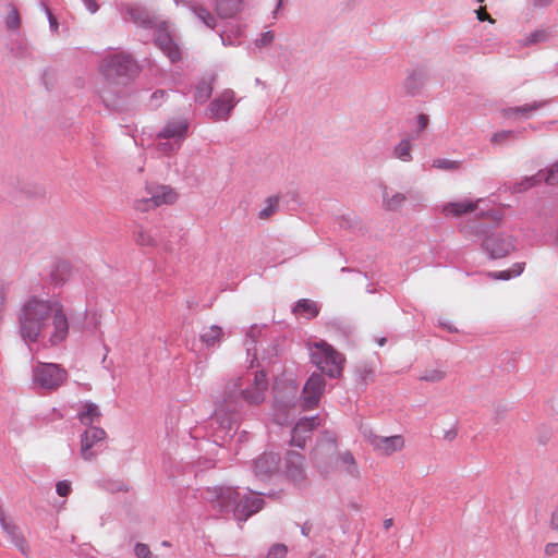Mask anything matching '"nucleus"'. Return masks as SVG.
<instances>
[{"instance_id": "f257e3e1", "label": "nucleus", "mask_w": 558, "mask_h": 558, "mask_svg": "<svg viewBox=\"0 0 558 558\" xmlns=\"http://www.w3.org/2000/svg\"><path fill=\"white\" fill-rule=\"evenodd\" d=\"M16 317L19 333L26 344L47 340L50 345H57L69 335V320L58 300L29 296L21 305Z\"/></svg>"}, {"instance_id": "f03ea898", "label": "nucleus", "mask_w": 558, "mask_h": 558, "mask_svg": "<svg viewBox=\"0 0 558 558\" xmlns=\"http://www.w3.org/2000/svg\"><path fill=\"white\" fill-rule=\"evenodd\" d=\"M241 377L230 379L226 383L223 390L216 398V410L211 416V424H218L222 430H231L235 422V415L242 408L243 402L251 405H258L265 400V392L268 389V379L264 371H256L250 387L241 389Z\"/></svg>"}, {"instance_id": "7ed1b4c3", "label": "nucleus", "mask_w": 558, "mask_h": 558, "mask_svg": "<svg viewBox=\"0 0 558 558\" xmlns=\"http://www.w3.org/2000/svg\"><path fill=\"white\" fill-rule=\"evenodd\" d=\"M204 499L220 514L232 513L234 520L245 522L265 506L262 494L252 489L240 492L238 487L216 486L204 492Z\"/></svg>"}, {"instance_id": "20e7f679", "label": "nucleus", "mask_w": 558, "mask_h": 558, "mask_svg": "<svg viewBox=\"0 0 558 558\" xmlns=\"http://www.w3.org/2000/svg\"><path fill=\"white\" fill-rule=\"evenodd\" d=\"M100 72L108 83L126 85L138 76L141 66L132 54L118 52L104 58Z\"/></svg>"}, {"instance_id": "39448f33", "label": "nucleus", "mask_w": 558, "mask_h": 558, "mask_svg": "<svg viewBox=\"0 0 558 558\" xmlns=\"http://www.w3.org/2000/svg\"><path fill=\"white\" fill-rule=\"evenodd\" d=\"M311 362L316 365L320 374L330 378H339L343 371L345 357L326 341L315 342L311 350Z\"/></svg>"}, {"instance_id": "423d86ee", "label": "nucleus", "mask_w": 558, "mask_h": 558, "mask_svg": "<svg viewBox=\"0 0 558 558\" xmlns=\"http://www.w3.org/2000/svg\"><path fill=\"white\" fill-rule=\"evenodd\" d=\"M338 453L337 435L326 430L318 438L315 448L311 452V459L322 472H328V468Z\"/></svg>"}, {"instance_id": "0eeeda50", "label": "nucleus", "mask_w": 558, "mask_h": 558, "mask_svg": "<svg viewBox=\"0 0 558 558\" xmlns=\"http://www.w3.org/2000/svg\"><path fill=\"white\" fill-rule=\"evenodd\" d=\"M66 371L58 364L41 363L35 368L33 380L44 389L56 390L66 380Z\"/></svg>"}, {"instance_id": "6e6552de", "label": "nucleus", "mask_w": 558, "mask_h": 558, "mask_svg": "<svg viewBox=\"0 0 558 558\" xmlns=\"http://www.w3.org/2000/svg\"><path fill=\"white\" fill-rule=\"evenodd\" d=\"M177 199L175 192L167 185H157L147 189V195L134 202V208L145 213L156 207L173 204Z\"/></svg>"}, {"instance_id": "1a4fd4ad", "label": "nucleus", "mask_w": 558, "mask_h": 558, "mask_svg": "<svg viewBox=\"0 0 558 558\" xmlns=\"http://www.w3.org/2000/svg\"><path fill=\"white\" fill-rule=\"evenodd\" d=\"M361 433L364 439L380 454L390 456L393 452L402 450L404 447V439L401 435L389 437L378 436L372 428L366 426L361 427Z\"/></svg>"}, {"instance_id": "9d476101", "label": "nucleus", "mask_w": 558, "mask_h": 558, "mask_svg": "<svg viewBox=\"0 0 558 558\" xmlns=\"http://www.w3.org/2000/svg\"><path fill=\"white\" fill-rule=\"evenodd\" d=\"M483 248L493 259L506 257L515 250V239L505 233H492L482 242Z\"/></svg>"}, {"instance_id": "9b49d317", "label": "nucleus", "mask_w": 558, "mask_h": 558, "mask_svg": "<svg viewBox=\"0 0 558 558\" xmlns=\"http://www.w3.org/2000/svg\"><path fill=\"white\" fill-rule=\"evenodd\" d=\"M325 387L326 381L324 376L320 373L314 372L303 387L301 405L306 410L316 408L325 391Z\"/></svg>"}, {"instance_id": "f8f14e48", "label": "nucleus", "mask_w": 558, "mask_h": 558, "mask_svg": "<svg viewBox=\"0 0 558 558\" xmlns=\"http://www.w3.org/2000/svg\"><path fill=\"white\" fill-rule=\"evenodd\" d=\"M284 473L295 486L305 487L307 484L305 457L294 450L287 451Z\"/></svg>"}, {"instance_id": "ddd939ff", "label": "nucleus", "mask_w": 558, "mask_h": 558, "mask_svg": "<svg viewBox=\"0 0 558 558\" xmlns=\"http://www.w3.org/2000/svg\"><path fill=\"white\" fill-rule=\"evenodd\" d=\"M235 105L234 92L227 88L210 102L207 109V116L214 121H226L229 119Z\"/></svg>"}, {"instance_id": "4468645a", "label": "nucleus", "mask_w": 558, "mask_h": 558, "mask_svg": "<svg viewBox=\"0 0 558 558\" xmlns=\"http://www.w3.org/2000/svg\"><path fill=\"white\" fill-rule=\"evenodd\" d=\"M319 425L320 418L317 415L300 418L295 426L291 429L290 445L304 449L307 439H311L312 430Z\"/></svg>"}, {"instance_id": "2eb2a0df", "label": "nucleus", "mask_w": 558, "mask_h": 558, "mask_svg": "<svg viewBox=\"0 0 558 558\" xmlns=\"http://www.w3.org/2000/svg\"><path fill=\"white\" fill-rule=\"evenodd\" d=\"M155 43L170 59L171 62H177L181 59V51L179 46L173 41L171 34L167 28L166 22L155 26Z\"/></svg>"}, {"instance_id": "dca6fc26", "label": "nucleus", "mask_w": 558, "mask_h": 558, "mask_svg": "<svg viewBox=\"0 0 558 558\" xmlns=\"http://www.w3.org/2000/svg\"><path fill=\"white\" fill-rule=\"evenodd\" d=\"M281 458L275 452H264L253 462V471L260 480L270 478L279 472Z\"/></svg>"}, {"instance_id": "f3484780", "label": "nucleus", "mask_w": 558, "mask_h": 558, "mask_svg": "<svg viewBox=\"0 0 558 558\" xmlns=\"http://www.w3.org/2000/svg\"><path fill=\"white\" fill-rule=\"evenodd\" d=\"M542 181H545L549 185L558 184V162L551 166L546 173L541 170L536 174L526 177L515 183L513 191L517 193L524 192Z\"/></svg>"}, {"instance_id": "a211bd4d", "label": "nucleus", "mask_w": 558, "mask_h": 558, "mask_svg": "<svg viewBox=\"0 0 558 558\" xmlns=\"http://www.w3.org/2000/svg\"><path fill=\"white\" fill-rule=\"evenodd\" d=\"M105 429L97 426H88V428L81 436V456L86 461L95 459L96 453L92 448L99 441L106 438Z\"/></svg>"}, {"instance_id": "6ab92c4d", "label": "nucleus", "mask_w": 558, "mask_h": 558, "mask_svg": "<svg viewBox=\"0 0 558 558\" xmlns=\"http://www.w3.org/2000/svg\"><path fill=\"white\" fill-rule=\"evenodd\" d=\"M217 74L209 73L204 75L195 86L194 100L197 104H205L211 96Z\"/></svg>"}, {"instance_id": "aec40b11", "label": "nucleus", "mask_w": 558, "mask_h": 558, "mask_svg": "<svg viewBox=\"0 0 558 558\" xmlns=\"http://www.w3.org/2000/svg\"><path fill=\"white\" fill-rule=\"evenodd\" d=\"M383 190V207L387 211H397L403 207L404 203L411 197V192L400 193L396 192L390 194L386 185L381 186Z\"/></svg>"}, {"instance_id": "412c9836", "label": "nucleus", "mask_w": 558, "mask_h": 558, "mask_svg": "<svg viewBox=\"0 0 558 558\" xmlns=\"http://www.w3.org/2000/svg\"><path fill=\"white\" fill-rule=\"evenodd\" d=\"M189 123L185 120L170 121L158 133V138L183 140L187 133Z\"/></svg>"}, {"instance_id": "4be33fe9", "label": "nucleus", "mask_w": 558, "mask_h": 558, "mask_svg": "<svg viewBox=\"0 0 558 558\" xmlns=\"http://www.w3.org/2000/svg\"><path fill=\"white\" fill-rule=\"evenodd\" d=\"M426 81V74L423 71H413L404 82L403 88L408 96L414 97L420 94Z\"/></svg>"}, {"instance_id": "5701e85b", "label": "nucleus", "mask_w": 558, "mask_h": 558, "mask_svg": "<svg viewBox=\"0 0 558 558\" xmlns=\"http://www.w3.org/2000/svg\"><path fill=\"white\" fill-rule=\"evenodd\" d=\"M243 1L244 0H216V13L221 19H231L242 10Z\"/></svg>"}, {"instance_id": "b1692460", "label": "nucleus", "mask_w": 558, "mask_h": 558, "mask_svg": "<svg viewBox=\"0 0 558 558\" xmlns=\"http://www.w3.org/2000/svg\"><path fill=\"white\" fill-rule=\"evenodd\" d=\"M128 15L135 24L142 27L153 28L157 25L156 19L144 8L130 7L128 9Z\"/></svg>"}, {"instance_id": "393cba45", "label": "nucleus", "mask_w": 558, "mask_h": 558, "mask_svg": "<svg viewBox=\"0 0 558 558\" xmlns=\"http://www.w3.org/2000/svg\"><path fill=\"white\" fill-rule=\"evenodd\" d=\"M547 104H549V100H541V101H533L532 104H526L523 106L518 107H509L504 109V116L507 118L514 117L517 114L524 116L525 118H529L532 116L533 112L537 111L538 109H542Z\"/></svg>"}, {"instance_id": "a878e982", "label": "nucleus", "mask_w": 558, "mask_h": 558, "mask_svg": "<svg viewBox=\"0 0 558 558\" xmlns=\"http://www.w3.org/2000/svg\"><path fill=\"white\" fill-rule=\"evenodd\" d=\"M476 203L470 201L449 203L444 207L446 216L460 217L463 214L472 213L476 209Z\"/></svg>"}, {"instance_id": "bb28decb", "label": "nucleus", "mask_w": 558, "mask_h": 558, "mask_svg": "<svg viewBox=\"0 0 558 558\" xmlns=\"http://www.w3.org/2000/svg\"><path fill=\"white\" fill-rule=\"evenodd\" d=\"M83 408L84 410L77 416L82 424L92 426L93 422L99 421L101 417V412L96 403L86 401Z\"/></svg>"}, {"instance_id": "cd10ccee", "label": "nucleus", "mask_w": 558, "mask_h": 558, "mask_svg": "<svg viewBox=\"0 0 558 558\" xmlns=\"http://www.w3.org/2000/svg\"><path fill=\"white\" fill-rule=\"evenodd\" d=\"M293 313L296 315H303L306 318H315L319 314V307L316 302L308 299L299 300L294 307Z\"/></svg>"}, {"instance_id": "c85d7f7f", "label": "nucleus", "mask_w": 558, "mask_h": 558, "mask_svg": "<svg viewBox=\"0 0 558 558\" xmlns=\"http://www.w3.org/2000/svg\"><path fill=\"white\" fill-rule=\"evenodd\" d=\"M374 371L368 365H360L354 371L355 388L365 390L367 385L373 381Z\"/></svg>"}, {"instance_id": "c756f323", "label": "nucleus", "mask_w": 558, "mask_h": 558, "mask_svg": "<svg viewBox=\"0 0 558 558\" xmlns=\"http://www.w3.org/2000/svg\"><path fill=\"white\" fill-rule=\"evenodd\" d=\"M133 241L136 245L140 246H149L155 247L157 246L158 242L148 231H146L143 226H135L133 232H132Z\"/></svg>"}, {"instance_id": "7c9ffc66", "label": "nucleus", "mask_w": 558, "mask_h": 558, "mask_svg": "<svg viewBox=\"0 0 558 558\" xmlns=\"http://www.w3.org/2000/svg\"><path fill=\"white\" fill-rule=\"evenodd\" d=\"M392 156L403 162L412 161V143L410 140H401L392 149Z\"/></svg>"}, {"instance_id": "2f4dec72", "label": "nucleus", "mask_w": 558, "mask_h": 558, "mask_svg": "<svg viewBox=\"0 0 558 558\" xmlns=\"http://www.w3.org/2000/svg\"><path fill=\"white\" fill-rule=\"evenodd\" d=\"M222 336V328L218 325H213L201 335V341L207 347H216L220 343Z\"/></svg>"}, {"instance_id": "473e14b6", "label": "nucleus", "mask_w": 558, "mask_h": 558, "mask_svg": "<svg viewBox=\"0 0 558 558\" xmlns=\"http://www.w3.org/2000/svg\"><path fill=\"white\" fill-rule=\"evenodd\" d=\"M191 11L208 28L214 29L216 27L217 20L215 17V15L205 7L199 5V4H193V5H191Z\"/></svg>"}, {"instance_id": "72a5a7b5", "label": "nucleus", "mask_w": 558, "mask_h": 558, "mask_svg": "<svg viewBox=\"0 0 558 558\" xmlns=\"http://www.w3.org/2000/svg\"><path fill=\"white\" fill-rule=\"evenodd\" d=\"M280 196L272 195L266 198L265 207L258 213V218L262 220L270 219L275 214L279 211Z\"/></svg>"}, {"instance_id": "f704fd0d", "label": "nucleus", "mask_w": 558, "mask_h": 558, "mask_svg": "<svg viewBox=\"0 0 558 558\" xmlns=\"http://www.w3.org/2000/svg\"><path fill=\"white\" fill-rule=\"evenodd\" d=\"M522 132L520 131H512V130H504L496 132L490 137V143L493 145H502L508 141H515L520 137Z\"/></svg>"}, {"instance_id": "c9c22d12", "label": "nucleus", "mask_w": 558, "mask_h": 558, "mask_svg": "<svg viewBox=\"0 0 558 558\" xmlns=\"http://www.w3.org/2000/svg\"><path fill=\"white\" fill-rule=\"evenodd\" d=\"M339 459L343 464L347 465L345 472L354 477L357 478L360 476V471L356 464V461L353 457V454L350 451H345L342 454L339 456Z\"/></svg>"}, {"instance_id": "e433bc0d", "label": "nucleus", "mask_w": 558, "mask_h": 558, "mask_svg": "<svg viewBox=\"0 0 558 558\" xmlns=\"http://www.w3.org/2000/svg\"><path fill=\"white\" fill-rule=\"evenodd\" d=\"M550 34L547 29H536L532 32L523 41L524 46L535 45L548 40Z\"/></svg>"}, {"instance_id": "4c0bfd02", "label": "nucleus", "mask_w": 558, "mask_h": 558, "mask_svg": "<svg viewBox=\"0 0 558 558\" xmlns=\"http://www.w3.org/2000/svg\"><path fill=\"white\" fill-rule=\"evenodd\" d=\"M5 25L10 31H16L20 28V13L14 5H10V11L8 12V15L5 17Z\"/></svg>"}, {"instance_id": "58836bf2", "label": "nucleus", "mask_w": 558, "mask_h": 558, "mask_svg": "<svg viewBox=\"0 0 558 558\" xmlns=\"http://www.w3.org/2000/svg\"><path fill=\"white\" fill-rule=\"evenodd\" d=\"M461 162L446 158H438L433 161V167L439 170L453 171L460 168Z\"/></svg>"}, {"instance_id": "ea45409f", "label": "nucleus", "mask_w": 558, "mask_h": 558, "mask_svg": "<svg viewBox=\"0 0 558 558\" xmlns=\"http://www.w3.org/2000/svg\"><path fill=\"white\" fill-rule=\"evenodd\" d=\"M446 377V372L440 369H427L420 376L423 381L438 383Z\"/></svg>"}, {"instance_id": "a19ab883", "label": "nucleus", "mask_w": 558, "mask_h": 558, "mask_svg": "<svg viewBox=\"0 0 558 558\" xmlns=\"http://www.w3.org/2000/svg\"><path fill=\"white\" fill-rule=\"evenodd\" d=\"M69 271V265L66 263H60L57 265L56 270L51 272V280L54 284L61 286L65 281L63 277L59 278V274L63 275Z\"/></svg>"}, {"instance_id": "79ce46f5", "label": "nucleus", "mask_w": 558, "mask_h": 558, "mask_svg": "<svg viewBox=\"0 0 558 558\" xmlns=\"http://www.w3.org/2000/svg\"><path fill=\"white\" fill-rule=\"evenodd\" d=\"M134 553L138 558H160L157 555H154L148 545L144 543H137L134 547Z\"/></svg>"}, {"instance_id": "37998d69", "label": "nucleus", "mask_w": 558, "mask_h": 558, "mask_svg": "<svg viewBox=\"0 0 558 558\" xmlns=\"http://www.w3.org/2000/svg\"><path fill=\"white\" fill-rule=\"evenodd\" d=\"M288 548L283 544H274L267 554V558H283L287 555Z\"/></svg>"}, {"instance_id": "c03bdc74", "label": "nucleus", "mask_w": 558, "mask_h": 558, "mask_svg": "<svg viewBox=\"0 0 558 558\" xmlns=\"http://www.w3.org/2000/svg\"><path fill=\"white\" fill-rule=\"evenodd\" d=\"M56 490H57V494L61 497H68L71 492H72V488H71V483L69 481H60L57 483L56 485Z\"/></svg>"}, {"instance_id": "a18cd8bd", "label": "nucleus", "mask_w": 558, "mask_h": 558, "mask_svg": "<svg viewBox=\"0 0 558 558\" xmlns=\"http://www.w3.org/2000/svg\"><path fill=\"white\" fill-rule=\"evenodd\" d=\"M275 39V34L270 31L265 32L260 35L258 39H256V45L258 47H265L270 45Z\"/></svg>"}, {"instance_id": "49530a36", "label": "nucleus", "mask_w": 558, "mask_h": 558, "mask_svg": "<svg viewBox=\"0 0 558 558\" xmlns=\"http://www.w3.org/2000/svg\"><path fill=\"white\" fill-rule=\"evenodd\" d=\"M488 277L495 280H509L512 278L510 270L490 271Z\"/></svg>"}, {"instance_id": "de8ad7c7", "label": "nucleus", "mask_w": 558, "mask_h": 558, "mask_svg": "<svg viewBox=\"0 0 558 558\" xmlns=\"http://www.w3.org/2000/svg\"><path fill=\"white\" fill-rule=\"evenodd\" d=\"M43 7L47 14V17L49 21V26H50L51 31L57 32L58 31V21H57L56 16L52 14L51 10L45 3H43Z\"/></svg>"}, {"instance_id": "09e8293b", "label": "nucleus", "mask_w": 558, "mask_h": 558, "mask_svg": "<svg viewBox=\"0 0 558 558\" xmlns=\"http://www.w3.org/2000/svg\"><path fill=\"white\" fill-rule=\"evenodd\" d=\"M475 13L478 21H488L489 23H495V20L492 19V16L486 12L485 9L480 8L478 10L475 11Z\"/></svg>"}, {"instance_id": "8fccbe9b", "label": "nucleus", "mask_w": 558, "mask_h": 558, "mask_svg": "<svg viewBox=\"0 0 558 558\" xmlns=\"http://www.w3.org/2000/svg\"><path fill=\"white\" fill-rule=\"evenodd\" d=\"M428 121H429L428 116H426V114H424V113H420V114L417 116V124H418V130H417V132H418V133H420V132H422V131H424V130L427 128V125H428Z\"/></svg>"}, {"instance_id": "3c124183", "label": "nucleus", "mask_w": 558, "mask_h": 558, "mask_svg": "<svg viewBox=\"0 0 558 558\" xmlns=\"http://www.w3.org/2000/svg\"><path fill=\"white\" fill-rule=\"evenodd\" d=\"M525 267V263H515L512 265V267L509 269L512 278L520 276Z\"/></svg>"}, {"instance_id": "603ef678", "label": "nucleus", "mask_w": 558, "mask_h": 558, "mask_svg": "<svg viewBox=\"0 0 558 558\" xmlns=\"http://www.w3.org/2000/svg\"><path fill=\"white\" fill-rule=\"evenodd\" d=\"M86 9L92 13H96L99 9V5L96 0H83Z\"/></svg>"}, {"instance_id": "864d4df0", "label": "nucleus", "mask_w": 558, "mask_h": 558, "mask_svg": "<svg viewBox=\"0 0 558 558\" xmlns=\"http://www.w3.org/2000/svg\"><path fill=\"white\" fill-rule=\"evenodd\" d=\"M549 525L553 530H558V506L550 514Z\"/></svg>"}, {"instance_id": "5fc2aeb1", "label": "nucleus", "mask_w": 558, "mask_h": 558, "mask_svg": "<svg viewBox=\"0 0 558 558\" xmlns=\"http://www.w3.org/2000/svg\"><path fill=\"white\" fill-rule=\"evenodd\" d=\"M545 554L547 556H554V555L558 554V543H548L545 546Z\"/></svg>"}, {"instance_id": "6e6d98bb", "label": "nucleus", "mask_w": 558, "mask_h": 558, "mask_svg": "<svg viewBox=\"0 0 558 558\" xmlns=\"http://www.w3.org/2000/svg\"><path fill=\"white\" fill-rule=\"evenodd\" d=\"M534 8H547L549 7L554 0H531Z\"/></svg>"}, {"instance_id": "4d7b16f0", "label": "nucleus", "mask_w": 558, "mask_h": 558, "mask_svg": "<svg viewBox=\"0 0 558 558\" xmlns=\"http://www.w3.org/2000/svg\"><path fill=\"white\" fill-rule=\"evenodd\" d=\"M458 435L457 428H451L445 432L444 439L448 441H452Z\"/></svg>"}, {"instance_id": "13d9d810", "label": "nucleus", "mask_w": 558, "mask_h": 558, "mask_svg": "<svg viewBox=\"0 0 558 558\" xmlns=\"http://www.w3.org/2000/svg\"><path fill=\"white\" fill-rule=\"evenodd\" d=\"M313 524L310 521L304 522L301 525V533L304 536H308L312 531Z\"/></svg>"}, {"instance_id": "bf43d9fd", "label": "nucleus", "mask_w": 558, "mask_h": 558, "mask_svg": "<svg viewBox=\"0 0 558 558\" xmlns=\"http://www.w3.org/2000/svg\"><path fill=\"white\" fill-rule=\"evenodd\" d=\"M165 94H166L165 90L158 89L151 94V99H156V100L159 98L161 99V98H163Z\"/></svg>"}, {"instance_id": "052dcab7", "label": "nucleus", "mask_w": 558, "mask_h": 558, "mask_svg": "<svg viewBox=\"0 0 558 558\" xmlns=\"http://www.w3.org/2000/svg\"><path fill=\"white\" fill-rule=\"evenodd\" d=\"M160 147L163 153H169V151L173 150V146L168 143L160 144Z\"/></svg>"}, {"instance_id": "680f3d73", "label": "nucleus", "mask_w": 558, "mask_h": 558, "mask_svg": "<svg viewBox=\"0 0 558 558\" xmlns=\"http://www.w3.org/2000/svg\"><path fill=\"white\" fill-rule=\"evenodd\" d=\"M440 326H442L444 328L448 329L449 332H457L458 331L457 328H454L452 326H449V325H447L445 323H440Z\"/></svg>"}, {"instance_id": "e2e57ef3", "label": "nucleus", "mask_w": 558, "mask_h": 558, "mask_svg": "<svg viewBox=\"0 0 558 558\" xmlns=\"http://www.w3.org/2000/svg\"><path fill=\"white\" fill-rule=\"evenodd\" d=\"M392 524H393V520H392V519H386V520L384 521V527H385L386 530L390 529V527L392 526Z\"/></svg>"}, {"instance_id": "0e129e2a", "label": "nucleus", "mask_w": 558, "mask_h": 558, "mask_svg": "<svg viewBox=\"0 0 558 558\" xmlns=\"http://www.w3.org/2000/svg\"><path fill=\"white\" fill-rule=\"evenodd\" d=\"M376 341L380 347H383L387 342V339L385 337H381L376 339Z\"/></svg>"}, {"instance_id": "69168bd1", "label": "nucleus", "mask_w": 558, "mask_h": 558, "mask_svg": "<svg viewBox=\"0 0 558 558\" xmlns=\"http://www.w3.org/2000/svg\"><path fill=\"white\" fill-rule=\"evenodd\" d=\"M175 4H189L192 0H174Z\"/></svg>"}, {"instance_id": "338daca9", "label": "nucleus", "mask_w": 558, "mask_h": 558, "mask_svg": "<svg viewBox=\"0 0 558 558\" xmlns=\"http://www.w3.org/2000/svg\"><path fill=\"white\" fill-rule=\"evenodd\" d=\"M308 558H327L326 555H317L315 556L314 554H312Z\"/></svg>"}, {"instance_id": "774afa93", "label": "nucleus", "mask_w": 558, "mask_h": 558, "mask_svg": "<svg viewBox=\"0 0 558 558\" xmlns=\"http://www.w3.org/2000/svg\"><path fill=\"white\" fill-rule=\"evenodd\" d=\"M254 330H255V328H254V327H252V328H251V330H250V331L247 332V335H246V336H247V338L253 337V332H254Z\"/></svg>"}]
</instances>
